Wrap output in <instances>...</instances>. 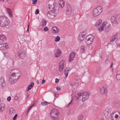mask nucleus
Segmentation results:
<instances>
[{
  "label": "nucleus",
  "mask_w": 120,
  "mask_h": 120,
  "mask_svg": "<svg viewBox=\"0 0 120 120\" xmlns=\"http://www.w3.org/2000/svg\"><path fill=\"white\" fill-rule=\"evenodd\" d=\"M16 70V69L12 70L9 73V81L11 83L16 82L21 75L20 72H17Z\"/></svg>",
  "instance_id": "1"
},
{
  "label": "nucleus",
  "mask_w": 120,
  "mask_h": 120,
  "mask_svg": "<svg viewBox=\"0 0 120 120\" xmlns=\"http://www.w3.org/2000/svg\"><path fill=\"white\" fill-rule=\"evenodd\" d=\"M47 9L49 10L50 11H47L45 14L47 15H49L52 13L55 14H57L59 12V7L56 3H54L52 5L49 4L47 6Z\"/></svg>",
  "instance_id": "2"
},
{
  "label": "nucleus",
  "mask_w": 120,
  "mask_h": 120,
  "mask_svg": "<svg viewBox=\"0 0 120 120\" xmlns=\"http://www.w3.org/2000/svg\"><path fill=\"white\" fill-rule=\"evenodd\" d=\"M9 21L7 17L4 15L0 16V26L2 27H4L8 25Z\"/></svg>",
  "instance_id": "3"
},
{
  "label": "nucleus",
  "mask_w": 120,
  "mask_h": 120,
  "mask_svg": "<svg viewBox=\"0 0 120 120\" xmlns=\"http://www.w3.org/2000/svg\"><path fill=\"white\" fill-rule=\"evenodd\" d=\"M59 112L57 109H53L51 111L50 116L53 120H58V117Z\"/></svg>",
  "instance_id": "4"
},
{
  "label": "nucleus",
  "mask_w": 120,
  "mask_h": 120,
  "mask_svg": "<svg viewBox=\"0 0 120 120\" xmlns=\"http://www.w3.org/2000/svg\"><path fill=\"white\" fill-rule=\"evenodd\" d=\"M102 8L100 6H98L94 10V13L96 15H99L102 12Z\"/></svg>",
  "instance_id": "5"
},
{
  "label": "nucleus",
  "mask_w": 120,
  "mask_h": 120,
  "mask_svg": "<svg viewBox=\"0 0 120 120\" xmlns=\"http://www.w3.org/2000/svg\"><path fill=\"white\" fill-rule=\"evenodd\" d=\"M94 38V37L92 35L87 36L85 40V42L87 45H90L92 43Z\"/></svg>",
  "instance_id": "6"
},
{
  "label": "nucleus",
  "mask_w": 120,
  "mask_h": 120,
  "mask_svg": "<svg viewBox=\"0 0 120 120\" xmlns=\"http://www.w3.org/2000/svg\"><path fill=\"white\" fill-rule=\"evenodd\" d=\"M117 16L116 15H114L112 16L111 19V22L112 23L115 25L117 22Z\"/></svg>",
  "instance_id": "7"
},
{
  "label": "nucleus",
  "mask_w": 120,
  "mask_h": 120,
  "mask_svg": "<svg viewBox=\"0 0 120 120\" xmlns=\"http://www.w3.org/2000/svg\"><path fill=\"white\" fill-rule=\"evenodd\" d=\"M90 94V93L89 92L83 93L82 94V101H85L86 99H87Z\"/></svg>",
  "instance_id": "8"
},
{
  "label": "nucleus",
  "mask_w": 120,
  "mask_h": 120,
  "mask_svg": "<svg viewBox=\"0 0 120 120\" xmlns=\"http://www.w3.org/2000/svg\"><path fill=\"white\" fill-rule=\"evenodd\" d=\"M100 92L102 94H104L107 93V90L106 87L103 86H101L99 88Z\"/></svg>",
  "instance_id": "9"
},
{
  "label": "nucleus",
  "mask_w": 120,
  "mask_h": 120,
  "mask_svg": "<svg viewBox=\"0 0 120 120\" xmlns=\"http://www.w3.org/2000/svg\"><path fill=\"white\" fill-rule=\"evenodd\" d=\"M75 53L74 52H73L70 54L69 56V61L70 62H72L74 60L75 56Z\"/></svg>",
  "instance_id": "10"
},
{
  "label": "nucleus",
  "mask_w": 120,
  "mask_h": 120,
  "mask_svg": "<svg viewBox=\"0 0 120 120\" xmlns=\"http://www.w3.org/2000/svg\"><path fill=\"white\" fill-rule=\"evenodd\" d=\"M64 60H61L59 64V69L60 71H61L64 69Z\"/></svg>",
  "instance_id": "11"
},
{
  "label": "nucleus",
  "mask_w": 120,
  "mask_h": 120,
  "mask_svg": "<svg viewBox=\"0 0 120 120\" xmlns=\"http://www.w3.org/2000/svg\"><path fill=\"white\" fill-rule=\"evenodd\" d=\"M0 83L1 85L2 88H3L5 86L6 83L3 77H1L0 78Z\"/></svg>",
  "instance_id": "12"
},
{
  "label": "nucleus",
  "mask_w": 120,
  "mask_h": 120,
  "mask_svg": "<svg viewBox=\"0 0 120 120\" xmlns=\"http://www.w3.org/2000/svg\"><path fill=\"white\" fill-rule=\"evenodd\" d=\"M72 13V9L70 6L68 5L67 6L66 14L67 15L71 14Z\"/></svg>",
  "instance_id": "13"
},
{
  "label": "nucleus",
  "mask_w": 120,
  "mask_h": 120,
  "mask_svg": "<svg viewBox=\"0 0 120 120\" xmlns=\"http://www.w3.org/2000/svg\"><path fill=\"white\" fill-rule=\"evenodd\" d=\"M25 54L24 52L22 51H19L18 54V56L19 58L22 59L25 57Z\"/></svg>",
  "instance_id": "14"
},
{
  "label": "nucleus",
  "mask_w": 120,
  "mask_h": 120,
  "mask_svg": "<svg viewBox=\"0 0 120 120\" xmlns=\"http://www.w3.org/2000/svg\"><path fill=\"white\" fill-rule=\"evenodd\" d=\"M52 30L54 33H58L59 32L60 30L57 26H55L52 28Z\"/></svg>",
  "instance_id": "15"
},
{
  "label": "nucleus",
  "mask_w": 120,
  "mask_h": 120,
  "mask_svg": "<svg viewBox=\"0 0 120 120\" xmlns=\"http://www.w3.org/2000/svg\"><path fill=\"white\" fill-rule=\"evenodd\" d=\"M58 3L59 7L62 8L64 7L65 5V2L64 1L59 0L58 1Z\"/></svg>",
  "instance_id": "16"
},
{
  "label": "nucleus",
  "mask_w": 120,
  "mask_h": 120,
  "mask_svg": "<svg viewBox=\"0 0 120 120\" xmlns=\"http://www.w3.org/2000/svg\"><path fill=\"white\" fill-rule=\"evenodd\" d=\"M8 46L6 44H0V49L2 50L7 49L8 48Z\"/></svg>",
  "instance_id": "17"
},
{
  "label": "nucleus",
  "mask_w": 120,
  "mask_h": 120,
  "mask_svg": "<svg viewBox=\"0 0 120 120\" xmlns=\"http://www.w3.org/2000/svg\"><path fill=\"white\" fill-rule=\"evenodd\" d=\"M107 23L106 22H104L102 24V26L98 29V30L99 31H101L104 30V27L106 26Z\"/></svg>",
  "instance_id": "18"
},
{
  "label": "nucleus",
  "mask_w": 120,
  "mask_h": 120,
  "mask_svg": "<svg viewBox=\"0 0 120 120\" xmlns=\"http://www.w3.org/2000/svg\"><path fill=\"white\" fill-rule=\"evenodd\" d=\"M6 40L5 37L4 35H0V42L4 41Z\"/></svg>",
  "instance_id": "19"
},
{
  "label": "nucleus",
  "mask_w": 120,
  "mask_h": 120,
  "mask_svg": "<svg viewBox=\"0 0 120 120\" xmlns=\"http://www.w3.org/2000/svg\"><path fill=\"white\" fill-rule=\"evenodd\" d=\"M70 70V69L68 68H66L64 72L66 77H67L68 75V73L69 71Z\"/></svg>",
  "instance_id": "20"
},
{
  "label": "nucleus",
  "mask_w": 120,
  "mask_h": 120,
  "mask_svg": "<svg viewBox=\"0 0 120 120\" xmlns=\"http://www.w3.org/2000/svg\"><path fill=\"white\" fill-rule=\"evenodd\" d=\"M5 105L4 104H0V112H2L4 109Z\"/></svg>",
  "instance_id": "21"
},
{
  "label": "nucleus",
  "mask_w": 120,
  "mask_h": 120,
  "mask_svg": "<svg viewBox=\"0 0 120 120\" xmlns=\"http://www.w3.org/2000/svg\"><path fill=\"white\" fill-rule=\"evenodd\" d=\"M82 94L80 93H78L77 95L76 96V98L77 100H79L80 98H81V97L82 96Z\"/></svg>",
  "instance_id": "22"
},
{
  "label": "nucleus",
  "mask_w": 120,
  "mask_h": 120,
  "mask_svg": "<svg viewBox=\"0 0 120 120\" xmlns=\"http://www.w3.org/2000/svg\"><path fill=\"white\" fill-rule=\"evenodd\" d=\"M116 77L117 80H119L120 79V71H118L117 72Z\"/></svg>",
  "instance_id": "23"
},
{
  "label": "nucleus",
  "mask_w": 120,
  "mask_h": 120,
  "mask_svg": "<svg viewBox=\"0 0 120 120\" xmlns=\"http://www.w3.org/2000/svg\"><path fill=\"white\" fill-rule=\"evenodd\" d=\"M117 37V34H116L114 36H113L110 39V41L111 42L113 41Z\"/></svg>",
  "instance_id": "24"
},
{
  "label": "nucleus",
  "mask_w": 120,
  "mask_h": 120,
  "mask_svg": "<svg viewBox=\"0 0 120 120\" xmlns=\"http://www.w3.org/2000/svg\"><path fill=\"white\" fill-rule=\"evenodd\" d=\"M84 37L85 36H84V34H81L79 35V39L80 41H82L84 39Z\"/></svg>",
  "instance_id": "25"
},
{
  "label": "nucleus",
  "mask_w": 120,
  "mask_h": 120,
  "mask_svg": "<svg viewBox=\"0 0 120 120\" xmlns=\"http://www.w3.org/2000/svg\"><path fill=\"white\" fill-rule=\"evenodd\" d=\"M111 29L110 25L109 24L105 30V32H108Z\"/></svg>",
  "instance_id": "26"
},
{
  "label": "nucleus",
  "mask_w": 120,
  "mask_h": 120,
  "mask_svg": "<svg viewBox=\"0 0 120 120\" xmlns=\"http://www.w3.org/2000/svg\"><path fill=\"white\" fill-rule=\"evenodd\" d=\"M101 23V20L100 19L97 21L96 22V24L95 25V26L97 27H98V26L100 25V24Z\"/></svg>",
  "instance_id": "27"
},
{
  "label": "nucleus",
  "mask_w": 120,
  "mask_h": 120,
  "mask_svg": "<svg viewBox=\"0 0 120 120\" xmlns=\"http://www.w3.org/2000/svg\"><path fill=\"white\" fill-rule=\"evenodd\" d=\"M49 102L46 101H44L42 102L41 103V105L42 106L45 105L47 104H49Z\"/></svg>",
  "instance_id": "28"
},
{
  "label": "nucleus",
  "mask_w": 120,
  "mask_h": 120,
  "mask_svg": "<svg viewBox=\"0 0 120 120\" xmlns=\"http://www.w3.org/2000/svg\"><path fill=\"white\" fill-rule=\"evenodd\" d=\"M109 115V112L108 111H105L104 112V115L105 117L106 118H108Z\"/></svg>",
  "instance_id": "29"
},
{
  "label": "nucleus",
  "mask_w": 120,
  "mask_h": 120,
  "mask_svg": "<svg viewBox=\"0 0 120 120\" xmlns=\"http://www.w3.org/2000/svg\"><path fill=\"white\" fill-rule=\"evenodd\" d=\"M9 112L10 114H12L15 113V110L14 109L12 108H11L9 110Z\"/></svg>",
  "instance_id": "30"
},
{
  "label": "nucleus",
  "mask_w": 120,
  "mask_h": 120,
  "mask_svg": "<svg viewBox=\"0 0 120 120\" xmlns=\"http://www.w3.org/2000/svg\"><path fill=\"white\" fill-rule=\"evenodd\" d=\"M60 38L59 36H57L56 37L55 39V42H57L60 41Z\"/></svg>",
  "instance_id": "31"
},
{
  "label": "nucleus",
  "mask_w": 120,
  "mask_h": 120,
  "mask_svg": "<svg viewBox=\"0 0 120 120\" xmlns=\"http://www.w3.org/2000/svg\"><path fill=\"white\" fill-rule=\"evenodd\" d=\"M7 11L9 15H11L12 14H13L12 13L11 10L9 8L7 9Z\"/></svg>",
  "instance_id": "32"
},
{
  "label": "nucleus",
  "mask_w": 120,
  "mask_h": 120,
  "mask_svg": "<svg viewBox=\"0 0 120 120\" xmlns=\"http://www.w3.org/2000/svg\"><path fill=\"white\" fill-rule=\"evenodd\" d=\"M34 85V83L33 82H31V84L28 87L29 88H31V89L32 87Z\"/></svg>",
  "instance_id": "33"
},
{
  "label": "nucleus",
  "mask_w": 120,
  "mask_h": 120,
  "mask_svg": "<svg viewBox=\"0 0 120 120\" xmlns=\"http://www.w3.org/2000/svg\"><path fill=\"white\" fill-rule=\"evenodd\" d=\"M42 25L43 26H45L46 24V21L45 20H43L42 21Z\"/></svg>",
  "instance_id": "34"
},
{
  "label": "nucleus",
  "mask_w": 120,
  "mask_h": 120,
  "mask_svg": "<svg viewBox=\"0 0 120 120\" xmlns=\"http://www.w3.org/2000/svg\"><path fill=\"white\" fill-rule=\"evenodd\" d=\"M83 116L82 115H80L78 117V120H82L83 118Z\"/></svg>",
  "instance_id": "35"
},
{
  "label": "nucleus",
  "mask_w": 120,
  "mask_h": 120,
  "mask_svg": "<svg viewBox=\"0 0 120 120\" xmlns=\"http://www.w3.org/2000/svg\"><path fill=\"white\" fill-rule=\"evenodd\" d=\"M114 11H110L108 13V14L109 15H112L114 14Z\"/></svg>",
  "instance_id": "36"
},
{
  "label": "nucleus",
  "mask_w": 120,
  "mask_h": 120,
  "mask_svg": "<svg viewBox=\"0 0 120 120\" xmlns=\"http://www.w3.org/2000/svg\"><path fill=\"white\" fill-rule=\"evenodd\" d=\"M61 53H56L55 54V57H58L61 55Z\"/></svg>",
  "instance_id": "37"
},
{
  "label": "nucleus",
  "mask_w": 120,
  "mask_h": 120,
  "mask_svg": "<svg viewBox=\"0 0 120 120\" xmlns=\"http://www.w3.org/2000/svg\"><path fill=\"white\" fill-rule=\"evenodd\" d=\"M85 49V47L84 46H82L81 47V51L82 52H83L84 51V49Z\"/></svg>",
  "instance_id": "38"
},
{
  "label": "nucleus",
  "mask_w": 120,
  "mask_h": 120,
  "mask_svg": "<svg viewBox=\"0 0 120 120\" xmlns=\"http://www.w3.org/2000/svg\"><path fill=\"white\" fill-rule=\"evenodd\" d=\"M43 30L44 31H46L49 30L48 28V27H44L43 29Z\"/></svg>",
  "instance_id": "39"
},
{
  "label": "nucleus",
  "mask_w": 120,
  "mask_h": 120,
  "mask_svg": "<svg viewBox=\"0 0 120 120\" xmlns=\"http://www.w3.org/2000/svg\"><path fill=\"white\" fill-rule=\"evenodd\" d=\"M37 0H32V4H35L37 2Z\"/></svg>",
  "instance_id": "40"
},
{
  "label": "nucleus",
  "mask_w": 120,
  "mask_h": 120,
  "mask_svg": "<svg viewBox=\"0 0 120 120\" xmlns=\"http://www.w3.org/2000/svg\"><path fill=\"white\" fill-rule=\"evenodd\" d=\"M39 12V10L37 9L36 10L35 12V14H37Z\"/></svg>",
  "instance_id": "41"
},
{
  "label": "nucleus",
  "mask_w": 120,
  "mask_h": 120,
  "mask_svg": "<svg viewBox=\"0 0 120 120\" xmlns=\"http://www.w3.org/2000/svg\"><path fill=\"white\" fill-rule=\"evenodd\" d=\"M61 53V51L59 49H58L57 50L56 53Z\"/></svg>",
  "instance_id": "42"
},
{
  "label": "nucleus",
  "mask_w": 120,
  "mask_h": 120,
  "mask_svg": "<svg viewBox=\"0 0 120 120\" xmlns=\"http://www.w3.org/2000/svg\"><path fill=\"white\" fill-rule=\"evenodd\" d=\"M4 54L5 56H8L9 55L8 53L7 52L4 53Z\"/></svg>",
  "instance_id": "43"
},
{
  "label": "nucleus",
  "mask_w": 120,
  "mask_h": 120,
  "mask_svg": "<svg viewBox=\"0 0 120 120\" xmlns=\"http://www.w3.org/2000/svg\"><path fill=\"white\" fill-rule=\"evenodd\" d=\"M17 114H16L13 117V120H15L17 118Z\"/></svg>",
  "instance_id": "44"
},
{
  "label": "nucleus",
  "mask_w": 120,
  "mask_h": 120,
  "mask_svg": "<svg viewBox=\"0 0 120 120\" xmlns=\"http://www.w3.org/2000/svg\"><path fill=\"white\" fill-rule=\"evenodd\" d=\"M49 16L48 17L50 19H52L55 17V15H49Z\"/></svg>",
  "instance_id": "45"
},
{
  "label": "nucleus",
  "mask_w": 120,
  "mask_h": 120,
  "mask_svg": "<svg viewBox=\"0 0 120 120\" xmlns=\"http://www.w3.org/2000/svg\"><path fill=\"white\" fill-rule=\"evenodd\" d=\"M34 105V104H33L31 105L28 108V109L29 110H30L31 108Z\"/></svg>",
  "instance_id": "46"
},
{
  "label": "nucleus",
  "mask_w": 120,
  "mask_h": 120,
  "mask_svg": "<svg viewBox=\"0 0 120 120\" xmlns=\"http://www.w3.org/2000/svg\"><path fill=\"white\" fill-rule=\"evenodd\" d=\"M86 33V31H84L81 34H84V36H85Z\"/></svg>",
  "instance_id": "47"
},
{
  "label": "nucleus",
  "mask_w": 120,
  "mask_h": 120,
  "mask_svg": "<svg viewBox=\"0 0 120 120\" xmlns=\"http://www.w3.org/2000/svg\"><path fill=\"white\" fill-rule=\"evenodd\" d=\"M56 89L58 91H60L61 89V87L60 86H57L56 87Z\"/></svg>",
  "instance_id": "48"
},
{
  "label": "nucleus",
  "mask_w": 120,
  "mask_h": 120,
  "mask_svg": "<svg viewBox=\"0 0 120 120\" xmlns=\"http://www.w3.org/2000/svg\"><path fill=\"white\" fill-rule=\"evenodd\" d=\"M75 83L74 82H71L70 83V85L72 86H74Z\"/></svg>",
  "instance_id": "49"
},
{
  "label": "nucleus",
  "mask_w": 120,
  "mask_h": 120,
  "mask_svg": "<svg viewBox=\"0 0 120 120\" xmlns=\"http://www.w3.org/2000/svg\"><path fill=\"white\" fill-rule=\"evenodd\" d=\"M11 97L10 96H9L7 98V100L8 101H9L11 100Z\"/></svg>",
  "instance_id": "50"
},
{
  "label": "nucleus",
  "mask_w": 120,
  "mask_h": 120,
  "mask_svg": "<svg viewBox=\"0 0 120 120\" xmlns=\"http://www.w3.org/2000/svg\"><path fill=\"white\" fill-rule=\"evenodd\" d=\"M116 111H114V112L111 115V117H112V115L113 116H115V114L116 113Z\"/></svg>",
  "instance_id": "51"
},
{
  "label": "nucleus",
  "mask_w": 120,
  "mask_h": 120,
  "mask_svg": "<svg viewBox=\"0 0 120 120\" xmlns=\"http://www.w3.org/2000/svg\"><path fill=\"white\" fill-rule=\"evenodd\" d=\"M59 80L58 79L56 78L55 79V82L56 83H57L59 81Z\"/></svg>",
  "instance_id": "52"
},
{
  "label": "nucleus",
  "mask_w": 120,
  "mask_h": 120,
  "mask_svg": "<svg viewBox=\"0 0 120 120\" xmlns=\"http://www.w3.org/2000/svg\"><path fill=\"white\" fill-rule=\"evenodd\" d=\"M45 82V80L44 79H43L42 81V84H43Z\"/></svg>",
  "instance_id": "53"
},
{
  "label": "nucleus",
  "mask_w": 120,
  "mask_h": 120,
  "mask_svg": "<svg viewBox=\"0 0 120 120\" xmlns=\"http://www.w3.org/2000/svg\"><path fill=\"white\" fill-rule=\"evenodd\" d=\"M72 101V100H71V101L70 102V103H69L68 105H67V108L68 107V106H69V105H70V104H71V102Z\"/></svg>",
  "instance_id": "54"
},
{
  "label": "nucleus",
  "mask_w": 120,
  "mask_h": 120,
  "mask_svg": "<svg viewBox=\"0 0 120 120\" xmlns=\"http://www.w3.org/2000/svg\"><path fill=\"white\" fill-rule=\"evenodd\" d=\"M31 89V88H29L28 87L27 89V91H29V90L30 89Z\"/></svg>",
  "instance_id": "55"
},
{
  "label": "nucleus",
  "mask_w": 120,
  "mask_h": 120,
  "mask_svg": "<svg viewBox=\"0 0 120 120\" xmlns=\"http://www.w3.org/2000/svg\"><path fill=\"white\" fill-rule=\"evenodd\" d=\"M75 79L76 80H78L79 79V78L77 77V76H75Z\"/></svg>",
  "instance_id": "56"
},
{
  "label": "nucleus",
  "mask_w": 120,
  "mask_h": 120,
  "mask_svg": "<svg viewBox=\"0 0 120 120\" xmlns=\"http://www.w3.org/2000/svg\"><path fill=\"white\" fill-rule=\"evenodd\" d=\"M29 110H28H28L26 111V114H28V112Z\"/></svg>",
  "instance_id": "57"
},
{
  "label": "nucleus",
  "mask_w": 120,
  "mask_h": 120,
  "mask_svg": "<svg viewBox=\"0 0 120 120\" xmlns=\"http://www.w3.org/2000/svg\"><path fill=\"white\" fill-rule=\"evenodd\" d=\"M108 59H106V60L105 61V63H106V62H107L108 60Z\"/></svg>",
  "instance_id": "58"
},
{
  "label": "nucleus",
  "mask_w": 120,
  "mask_h": 120,
  "mask_svg": "<svg viewBox=\"0 0 120 120\" xmlns=\"http://www.w3.org/2000/svg\"><path fill=\"white\" fill-rule=\"evenodd\" d=\"M29 97V96L28 94H27L26 97L28 98Z\"/></svg>",
  "instance_id": "59"
},
{
  "label": "nucleus",
  "mask_w": 120,
  "mask_h": 120,
  "mask_svg": "<svg viewBox=\"0 0 120 120\" xmlns=\"http://www.w3.org/2000/svg\"><path fill=\"white\" fill-rule=\"evenodd\" d=\"M37 84H38L39 83V81L38 80H37Z\"/></svg>",
  "instance_id": "60"
},
{
  "label": "nucleus",
  "mask_w": 120,
  "mask_h": 120,
  "mask_svg": "<svg viewBox=\"0 0 120 120\" xmlns=\"http://www.w3.org/2000/svg\"><path fill=\"white\" fill-rule=\"evenodd\" d=\"M120 117H119L118 116V117H117V118H116V120H119V118Z\"/></svg>",
  "instance_id": "61"
},
{
  "label": "nucleus",
  "mask_w": 120,
  "mask_h": 120,
  "mask_svg": "<svg viewBox=\"0 0 120 120\" xmlns=\"http://www.w3.org/2000/svg\"><path fill=\"white\" fill-rule=\"evenodd\" d=\"M30 25L28 24H27V28H29V26Z\"/></svg>",
  "instance_id": "62"
},
{
  "label": "nucleus",
  "mask_w": 120,
  "mask_h": 120,
  "mask_svg": "<svg viewBox=\"0 0 120 120\" xmlns=\"http://www.w3.org/2000/svg\"><path fill=\"white\" fill-rule=\"evenodd\" d=\"M118 46H119V47H120V44H118V45H117Z\"/></svg>",
  "instance_id": "63"
},
{
  "label": "nucleus",
  "mask_w": 120,
  "mask_h": 120,
  "mask_svg": "<svg viewBox=\"0 0 120 120\" xmlns=\"http://www.w3.org/2000/svg\"><path fill=\"white\" fill-rule=\"evenodd\" d=\"M100 120H104L103 118H102Z\"/></svg>",
  "instance_id": "64"
}]
</instances>
